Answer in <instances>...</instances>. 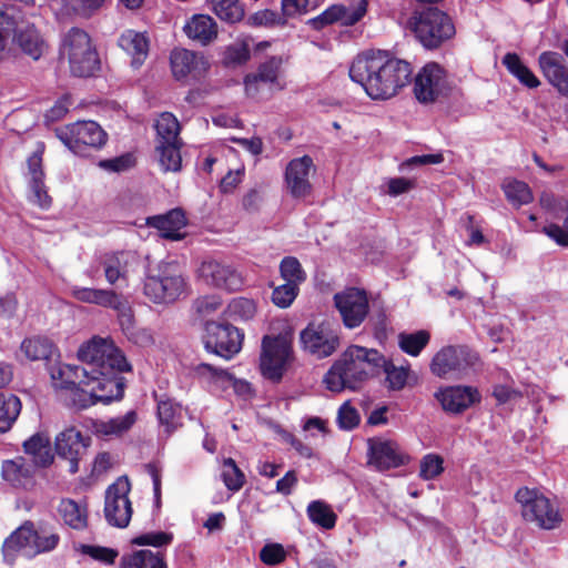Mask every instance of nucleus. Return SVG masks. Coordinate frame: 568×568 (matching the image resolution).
Segmentation results:
<instances>
[{
  "mask_svg": "<svg viewBox=\"0 0 568 568\" xmlns=\"http://www.w3.org/2000/svg\"><path fill=\"white\" fill-rule=\"evenodd\" d=\"M77 355L89 373L82 382L85 396L82 406L109 404L123 397L124 382L120 374L130 372L132 366L110 336H92L80 345Z\"/></svg>",
  "mask_w": 568,
  "mask_h": 568,
  "instance_id": "1",
  "label": "nucleus"
},
{
  "mask_svg": "<svg viewBox=\"0 0 568 568\" xmlns=\"http://www.w3.org/2000/svg\"><path fill=\"white\" fill-rule=\"evenodd\" d=\"M410 64L388 51L371 50L357 55L351 68V79L361 84L373 100H387L404 88L412 75Z\"/></svg>",
  "mask_w": 568,
  "mask_h": 568,
  "instance_id": "2",
  "label": "nucleus"
},
{
  "mask_svg": "<svg viewBox=\"0 0 568 568\" xmlns=\"http://www.w3.org/2000/svg\"><path fill=\"white\" fill-rule=\"evenodd\" d=\"M385 357L375 348L348 346L324 376L326 388L339 393L355 390L368 378L381 374Z\"/></svg>",
  "mask_w": 568,
  "mask_h": 568,
  "instance_id": "3",
  "label": "nucleus"
},
{
  "mask_svg": "<svg viewBox=\"0 0 568 568\" xmlns=\"http://www.w3.org/2000/svg\"><path fill=\"white\" fill-rule=\"evenodd\" d=\"M189 293V283L175 262H160L143 281V294L154 304L169 305Z\"/></svg>",
  "mask_w": 568,
  "mask_h": 568,
  "instance_id": "4",
  "label": "nucleus"
},
{
  "mask_svg": "<svg viewBox=\"0 0 568 568\" xmlns=\"http://www.w3.org/2000/svg\"><path fill=\"white\" fill-rule=\"evenodd\" d=\"M59 541L60 536L52 528L43 525L36 527L27 521L4 540L2 551L6 561L11 564L18 554L32 558L55 549Z\"/></svg>",
  "mask_w": 568,
  "mask_h": 568,
  "instance_id": "5",
  "label": "nucleus"
},
{
  "mask_svg": "<svg viewBox=\"0 0 568 568\" xmlns=\"http://www.w3.org/2000/svg\"><path fill=\"white\" fill-rule=\"evenodd\" d=\"M407 28L427 49L440 47L456 32L452 19L437 8L415 11L407 21Z\"/></svg>",
  "mask_w": 568,
  "mask_h": 568,
  "instance_id": "6",
  "label": "nucleus"
},
{
  "mask_svg": "<svg viewBox=\"0 0 568 568\" xmlns=\"http://www.w3.org/2000/svg\"><path fill=\"white\" fill-rule=\"evenodd\" d=\"M478 366L479 357L476 352L463 345H448L434 355L430 372L440 378L462 379L476 373Z\"/></svg>",
  "mask_w": 568,
  "mask_h": 568,
  "instance_id": "7",
  "label": "nucleus"
},
{
  "mask_svg": "<svg viewBox=\"0 0 568 568\" xmlns=\"http://www.w3.org/2000/svg\"><path fill=\"white\" fill-rule=\"evenodd\" d=\"M516 500L526 521L545 530L560 526L562 518L558 508L539 490L523 487L517 490Z\"/></svg>",
  "mask_w": 568,
  "mask_h": 568,
  "instance_id": "8",
  "label": "nucleus"
},
{
  "mask_svg": "<svg viewBox=\"0 0 568 568\" xmlns=\"http://www.w3.org/2000/svg\"><path fill=\"white\" fill-rule=\"evenodd\" d=\"M61 54L67 57L70 70L75 77H90L98 69V54L89 34L79 28H72L64 36Z\"/></svg>",
  "mask_w": 568,
  "mask_h": 568,
  "instance_id": "9",
  "label": "nucleus"
},
{
  "mask_svg": "<svg viewBox=\"0 0 568 568\" xmlns=\"http://www.w3.org/2000/svg\"><path fill=\"white\" fill-rule=\"evenodd\" d=\"M59 140L74 154L85 155L87 151L104 145L106 134L94 121H78L55 131Z\"/></svg>",
  "mask_w": 568,
  "mask_h": 568,
  "instance_id": "10",
  "label": "nucleus"
},
{
  "mask_svg": "<svg viewBox=\"0 0 568 568\" xmlns=\"http://www.w3.org/2000/svg\"><path fill=\"white\" fill-rule=\"evenodd\" d=\"M243 338V333L230 323L211 321L205 324V349L224 359L233 358L241 351Z\"/></svg>",
  "mask_w": 568,
  "mask_h": 568,
  "instance_id": "11",
  "label": "nucleus"
},
{
  "mask_svg": "<svg viewBox=\"0 0 568 568\" xmlns=\"http://www.w3.org/2000/svg\"><path fill=\"white\" fill-rule=\"evenodd\" d=\"M301 342L304 349L316 358L328 357L339 346L338 325L328 321L312 323L302 331Z\"/></svg>",
  "mask_w": 568,
  "mask_h": 568,
  "instance_id": "12",
  "label": "nucleus"
},
{
  "mask_svg": "<svg viewBox=\"0 0 568 568\" xmlns=\"http://www.w3.org/2000/svg\"><path fill=\"white\" fill-rule=\"evenodd\" d=\"M292 354V341L287 335L264 336L262 341L261 371L273 381H280Z\"/></svg>",
  "mask_w": 568,
  "mask_h": 568,
  "instance_id": "13",
  "label": "nucleus"
},
{
  "mask_svg": "<svg viewBox=\"0 0 568 568\" xmlns=\"http://www.w3.org/2000/svg\"><path fill=\"white\" fill-rule=\"evenodd\" d=\"M131 490L126 477L118 478L105 491L104 515L106 521L115 527L124 528L132 516V506L129 499Z\"/></svg>",
  "mask_w": 568,
  "mask_h": 568,
  "instance_id": "14",
  "label": "nucleus"
},
{
  "mask_svg": "<svg viewBox=\"0 0 568 568\" xmlns=\"http://www.w3.org/2000/svg\"><path fill=\"white\" fill-rule=\"evenodd\" d=\"M334 303L343 324L351 329L358 327L368 314V297L364 290L346 288L334 295Z\"/></svg>",
  "mask_w": 568,
  "mask_h": 568,
  "instance_id": "15",
  "label": "nucleus"
},
{
  "mask_svg": "<svg viewBox=\"0 0 568 568\" xmlns=\"http://www.w3.org/2000/svg\"><path fill=\"white\" fill-rule=\"evenodd\" d=\"M446 91V72L438 63H427L415 77L414 94L420 103H433L443 97Z\"/></svg>",
  "mask_w": 568,
  "mask_h": 568,
  "instance_id": "16",
  "label": "nucleus"
},
{
  "mask_svg": "<svg viewBox=\"0 0 568 568\" xmlns=\"http://www.w3.org/2000/svg\"><path fill=\"white\" fill-rule=\"evenodd\" d=\"M315 164L310 155L292 159L284 170V187L295 200H304L312 193L311 173Z\"/></svg>",
  "mask_w": 568,
  "mask_h": 568,
  "instance_id": "17",
  "label": "nucleus"
},
{
  "mask_svg": "<svg viewBox=\"0 0 568 568\" xmlns=\"http://www.w3.org/2000/svg\"><path fill=\"white\" fill-rule=\"evenodd\" d=\"M368 445V464L378 471L397 468L408 462V456L399 444L383 437L371 438Z\"/></svg>",
  "mask_w": 568,
  "mask_h": 568,
  "instance_id": "18",
  "label": "nucleus"
},
{
  "mask_svg": "<svg viewBox=\"0 0 568 568\" xmlns=\"http://www.w3.org/2000/svg\"><path fill=\"white\" fill-rule=\"evenodd\" d=\"M197 274L206 285L229 292L237 291L243 285L241 273L233 265L217 260L203 261Z\"/></svg>",
  "mask_w": 568,
  "mask_h": 568,
  "instance_id": "19",
  "label": "nucleus"
},
{
  "mask_svg": "<svg viewBox=\"0 0 568 568\" xmlns=\"http://www.w3.org/2000/svg\"><path fill=\"white\" fill-rule=\"evenodd\" d=\"M443 410L458 415L480 402L479 390L473 386L456 385L444 386L434 393Z\"/></svg>",
  "mask_w": 568,
  "mask_h": 568,
  "instance_id": "20",
  "label": "nucleus"
},
{
  "mask_svg": "<svg viewBox=\"0 0 568 568\" xmlns=\"http://www.w3.org/2000/svg\"><path fill=\"white\" fill-rule=\"evenodd\" d=\"M50 375L55 388L68 389L72 394V403L80 409L87 408L82 406L84 396V385L82 382L87 379L89 373L79 366L69 364H58L50 368Z\"/></svg>",
  "mask_w": 568,
  "mask_h": 568,
  "instance_id": "21",
  "label": "nucleus"
},
{
  "mask_svg": "<svg viewBox=\"0 0 568 568\" xmlns=\"http://www.w3.org/2000/svg\"><path fill=\"white\" fill-rule=\"evenodd\" d=\"M90 438L84 437L77 427H67L55 436L54 447L59 457L69 462V471L79 470V462L85 454Z\"/></svg>",
  "mask_w": 568,
  "mask_h": 568,
  "instance_id": "22",
  "label": "nucleus"
},
{
  "mask_svg": "<svg viewBox=\"0 0 568 568\" xmlns=\"http://www.w3.org/2000/svg\"><path fill=\"white\" fill-rule=\"evenodd\" d=\"M366 0H358L355 4L349 7L333 4L321 14L310 19L307 24L314 30H322L335 22H339L343 26H354L366 14Z\"/></svg>",
  "mask_w": 568,
  "mask_h": 568,
  "instance_id": "23",
  "label": "nucleus"
},
{
  "mask_svg": "<svg viewBox=\"0 0 568 568\" xmlns=\"http://www.w3.org/2000/svg\"><path fill=\"white\" fill-rule=\"evenodd\" d=\"M538 64L547 82L562 97L568 98V65L558 52L545 51L538 58Z\"/></svg>",
  "mask_w": 568,
  "mask_h": 568,
  "instance_id": "24",
  "label": "nucleus"
},
{
  "mask_svg": "<svg viewBox=\"0 0 568 568\" xmlns=\"http://www.w3.org/2000/svg\"><path fill=\"white\" fill-rule=\"evenodd\" d=\"M27 176L29 185V201L42 210L49 209L52 200L48 194V190L44 184L41 152L37 151L28 159Z\"/></svg>",
  "mask_w": 568,
  "mask_h": 568,
  "instance_id": "25",
  "label": "nucleus"
},
{
  "mask_svg": "<svg viewBox=\"0 0 568 568\" xmlns=\"http://www.w3.org/2000/svg\"><path fill=\"white\" fill-rule=\"evenodd\" d=\"M170 63L176 80H184L189 75L199 77L209 68L202 54L184 48H175L171 51Z\"/></svg>",
  "mask_w": 568,
  "mask_h": 568,
  "instance_id": "26",
  "label": "nucleus"
},
{
  "mask_svg": "<svg viewBox=\"0 0 568 568\" xmlns=\"http://www.w3.org/2000/svg\"><path fill=\"white\" fill-rule=\"evenodd\" d=\"M139 264L136 253L126 251L108 254L102 261L105 280L113 285L120 280H125Z\"/></svg>",
  "mask_w": 568,
  "mask_h": 568,
  "instance_id": "27",
  "label": "nucleus"
},
{
  "mask_svg": "<svg viewBox=\"0 0 568 568\" xmlns=\"http://www.w3.org/2000/svg\"><path fill=\"white\" fill-rule=\"evenodd\" d=\"M36 466L26 457L18 456L2 463V478L17 488H29L33 485Z\"/></svg>",
  "mask_w": 568,
  "mask_h": 568,
  "instance_id": "28",
  "label": "nucleus"
},
{
  "mask_svg": "<svg viewBox=\"0 0 568 568\" xmlns=\"http://www.w3.org/2000/svg\"><path fill=\"white\" fill-rule=\"evenodd\" d=\"M146 225L156 229L160 236L178 241L184 237L182 230L186 226V217L181 209H173L165 214L148 217Z\"/></svg>",
  "mask_w": 568,
  "mask_h": 568,
  "instance_id": "29",
  "label": "nucleus"
},
{
  "mask_svg": "<svg viewBox=\"0 0 568 568\" xmlns=\"http://www.w3.org/2000/svg\"><path fill=\"white\" fill-rule=\"evenodd\" d=\"M186 37L202 45L212 43L219 34L215 20L209 14H194L183 27Z\"/></svg>",
  "mask_w": 568,
  "mask_h": 568,
  "instance_id": "30",
  "label": "nucleus"
},
{
  "mask_svg": "<svg viewBox=\"0 0 568 568\" xmlns=\"http://www.w3.org/2000/svg\"><path fill=\"white\" fill-rule=\"evenodd\" d=\"M23 450L36 467H48L54 459L50 437L44 433H36L24 440Z\"/></svg>",
  "mask_w": 568,
  "mask_h": 568,
  "instance_id": "31",
  "label": "nucleus"
},
{
  "mask_svg": "<svg viewBox=\"0 0 568 568\" xmlns=\"http://www.w3.org/2000/svg\"><path fill=\"white\" fill-rule=\"evenodd\" d=\"M119 45L132 58V65L139 68L149 53V38L144 32L125 30L119 38Z\"/></svg>",
  "mask_w": 568,
  "mask_h": 568,
  "instance_id": "32",
  "label": "nucleus"
},
{
  "mask_svg": "<svg viewBox=\"0 0 568 568\" xmlns=\"http://www.w3.org/2000/svg\"><path fill=\"white\" fill-rule=\"evenodd\" d=\"M72 296L89 304H95L102 307H119L120 295L112 290L91 288L82 286H73L71 288Z\"/></svg>",
  "mask_w": 568,
  "mask_h": 568,
  "instance_id": "33",
  "label": "nucleus"
},
{
  "mask_svg": "<svg viewBox=\"0 0 568 568\" xmlns=\"http://www.w3.org/2000/svg\"><path fill=\"white\" fill-rule=\"evenodd\" d=\"M14 40L21 50L33 60L40 59L48 50L44 40L32 26L19 29Z\"/></svg>",
  "mask_w": 568,
  "mask_h": 568,
  "instance_id": "34",
  "label": "nucleus"
},
{
  "mask_svg": "<svg viewBox=\"0 0 568 568\" xmlns=\"http://www.w3.org/2000/svg\"><path fill=\"white\" fill-rule=\"evenodd\" d=\"M501 62L508 72L514 75L523 85L527 87L528 89H536L540 85V80L521 61L518 54L509 52L504 55Z\"/></svg>",
  "mask_w": 568,
  "mask_h": 568,
  "instance_id": "35",
  "label": "nucleus"
},
{
  "mask_svg": "<svg viewBox=\"0 0 568 568\" xmlns=\"http://www.w3.org/2000/svg\"><path fill=\"white\" fill-rule=\"evenodd\" d=\"M199 372L201 374H210L216 382H221L224 387H232L233 390L243 398H247L252 395V387L250 383L234 378L224 369L214 368L210 364H201L199 366Z\"/></svg>",
  "mask_w": 568,
  "mask_h": 568,
  "instance_id": "36",
  "label": "nucleus"
},
{
  "mask_svg": "<svg viewBox=\"0 0 568 568\" xmlns=\"http://www.w3.org/2000/svg\"><path fill=\"white\" fill-rule=\"evenodd\" d=\"M120 568H168L161 552L138 550L121 558Z\"/></svg>",
  "mask_w": 568,
  "mask_h": 568,
  "instance_id": "37",
  "label": "nucleus"
},
{
  "mask_svg": "<svg viewBox=\"0 0 568 568\" xmlns=\"http://www.w3.org/2000/svg\"><path fill=\"white\" fill-rule=\"evenodd\" d=\"M136 422L134 410H129L122 416H115L108 420H100L95 424V432L100 436H121L126 433Z\"/></svg>",
  "mask_w": 568,
  "mask_h": 568,
  "instance_id": "38",
  "label": "nucleus"
},
{
  "mask_svg": "<svg viewBox=\"0 0 568 568\" xmlns=\"http://www.w3.org/2000/svg\"><path fill=\"white\" fill-rule=\"evenodd\" d=\"M20 352L28 361H49L55 348L50 339L45 337L26 338L20 346Z\"/></svg>",
  "mask_w": 568,
  "mask_h": 568,
  "instance_id": "39",
  "label": "nucleus"
},
{
  "mask_svg": "<svg viewBox=\"0 0 568 568\" xmlns=\"http://www.w3.org/2000/svg\"><path fill=\"white\" fill-rule=\"evenodd\" d=\"M210 9L219 19L227 23H237L244 18L240 0H206Z\"/></svg>",
  "mask_w": 568,
  "mask_h": 568,
  "instance_id": "40",
  "label": "nucleus"
},
{
  "mask_svg": "<svg viewBox=\"0 0 568 568\" xmlns=\"http://www.w3.org/2000/svg\"><path fill=\"white\" fill-rule=\"evenodd\" d=\"M154 126L156 130L158 144L182 142L179 138L180 123L174 114L170 112L161 113Z\"/></svg>",
  "mask_w": 568,
  "mask_h": 568,
  "instance_id": "41",
  "label": "nucleus"
},
{
  "mask_svg": "<svg viewBox=\"0 0 568 568\" xmlns=\"http://www.w3.org/2000/svg\"><path fill=\"white\" fill-rule=\"evenodd\" d=\"M59 514L65 525L73 529L87 527V509L72 499H63L59 505Z\"/></svg>",
  "mask_w": 568,
  "mask_h": 568,
  "instance_id": "42",
  "label": "nucleus"
},
{
  "mask_svg": "<svg viewBox=\"0 0 568 568\" xmlns=\"http://www.w3.org/2000/svg\"><path fill=\"white\" fill-rule=\"evenodd\" d=\"M182 142L160 143L156 145L159 164L163 172H179L182 169L181 149Z\"/></svg>",
  "mask_w": 568,
  "mask_h": 568,
  "instance_id": "43",
  "label": "nucleus"
},
{
  "mask_svg": "<svg viewBox=\"0 0 568 568\" xmlns=\"http://www.w3.org/2000/svg\"><path fill=\"white\" fill-rule=\"evenodd\" d=\"M20 412L21 402L16 395L0 393V434L12 427Z\"/></svg>",
  "mask_w": 568,
  "mask_h": 568,
  "instance_id": "44",
  "label": "nucleus"
},
{
  "mask_svg": "<svg viewBox=\"0 0 568 568\" xmlns=\"http://www.w3.org/2000/svg\"><path fill=\"white\" fill-rule=\"evenodd\" d=\"M282 64V57H271L260 64L255 74L262 79V82L268 83V88H273L275 91H280L284 88V84L281 82Z\"/></svg>",
  "mask_w": 568,
  "mask_h": 568,
  "instance_id": "45",
  "label": "nucleus"
},
{
  "mask_svg": "<svg viewBox=\"0 0 568 568\" xmlns=\"http://www.w3.org/2000/svg\"><path fill=\"white\" fill-rule=\"evenodd\" d=\"M307 515L313 524L324 529H332L337 519L331 506L322 500L310 503L307 506Z\"/></svg>",
  "mask_w": 568,
  "mask_h": 568,
  "instance_id": "46",
  "label": "nucleus"
},
{
  "mask_svg": "<svg viewBox=\"0 0 568 568\" xmlns=\"http://www.w3.org/2000/svg\"><path fill=\"white\" fill-rule=\"evenodd\" d=\"M430 334L427 331H417L414 333H400L398 344L403 352L410 356H418L429 343Z\"/></svg>",
  "mask_w": 568,
  "mask_h": 568,
  "instance_id": "47",
  "label": "nucleus"
},
{
  "mask_svg": "<svg viewBox=\"0 0 568 568\" xmlns=\"http://www.w3.org/2000/svg\"><path fill=\"white\" fill-rule=\"evenodd\" d=\"M507 200L514 206H521L532 201V193L525 182L513 180L507 181L503 185Z\"/></svg>",
  "mask_w": 568,
  "mask_h": 568,
  "instance_id": "48",
  "label": "nucleus"
},
{
  "mask_svg": "<svg viewBox=\"0 0 568 568\" xmlns=\"http://www.w3.org/2000/svg\"><path fill=\"white\" fill-rule=\"evenodd\" d=\"M280 275L284 282L301 286L306 280V272L294 256H285L280 263Z\"/></svg>",
  "mask_w": 568,
  "mask_h": 568,
  "instance_id": "49",
  "label": "nucleus"
},
{
  "mask_svg": "<svg viewBox=\"0 0 568 568\" xmlns=\"http://www.w3.org/2000/svg\"><path fill=\"white\" fill-rule=\"evenodd\" d=\"M221 477L226 488L233 493L239 491L245 483L244 474L232 458L223 459Z\"/></svg>",
  "mask_w": 568,
  "mask_h": 568,
  "instance_id": "50",
  "label": "nucleus"
},
{
  "mask_svg": "<svg viewBox=\"0 0 568 568\" xmlns=\"http://www.w3.org/2000/svg\"><path fill=\"white\" fill-rule=\"evenodd\" d=\"M158 416L160 423L170 432L181 423V407L170 399L160 400L158 404Z\"/></svg>",
  "mask_w": 568,
  "mask_h": 568,
  "instance_id": "51",
  "label": "nucleus"
},
{
  "mask_svg": "<svg viewBox=\"0 0 568 568\" xmlns=\"http://www.w3.org/2000/svg\"><path fill=\"white\" fill-rule=\"evenodd\" d=\"M565 217L561 224L550 223L542 227V232L557 245L568 247V201L562 209Z\"/></svg>",
  "mask_w": 568,
  "mask_h": 568,
  "instance_id": "52",
  "label": "nucleus"
},
{
  "mask_svg": "<svg viewBox=\"0 0 568 568\" xmlns=\"http://www.w3.org/2000/svg\"><path fill=\"white\" fill-rule=\"evenodd\" d=\"M386 374L388 387L398 390L404 388L408 378V368L395 366L385 358V365L381 366V373Z\"/></svg>",
  "mask_w": 568,
  "mask_h": 568,
  "instance_id": "53",
  "label": "nucleus"
},
{
  "mask_svg": "<svg viewBox=\"0 0 568 568\" xmlns=\"http://www.w3.org/2000/svg\"><path fill=\"white\" fill-rule=\"evenodd\" d=\"M106 0H64L68 11L81 18H90L101 10Z\"/></svg>",
  "mask_w": 568,
  "mask_h": 568,
  "instance_id": "54",
  "label": "nucleus"
},
{
  "mask_svg": "<svg viewBox=\"0 0 568 568\" xmlns=\"http://www.w3.org/2000/svg\"><path fill=\"white\" fill-rule=\"evenodd\" d=\"M300 292V286L295 284L284 282L283 284L275 286L272 292V302L281 307L286 308L292 305Z\"/></svg>",
  "mask_w": 568,
  "mask_h": 568,
  "instance_id": "55",
  "label": "nucleus"
},
{
  "mask_svg": "<svg viewBox=\"0 0 568 568\" xmlns=\"http://www.w3.org/2000/svg\"><path fill=\"white\" fill-rule=\"evenodd\" d=\"M245 93L253 99H267L275 91L268 88V83L262 82V79L255 73L247 74L244 79Z\"/></svg>",
  "mask_w": 568,
  "mask_h": 568,
  "instance_id": "56",
  "label": "nucleus"
},
{
  "mask_svg": "<svg viewBox=\"0 0 568 568\" xmlns=\"http://www.w3.org/2000/svg\"><path fill=\"white\" fill-rule=\"evenodd\" d=\"M231 316L247 321L252 318L256 312V305L253 300L246 297H236L227 306Z\"/></svg>",
  "mask_w": 568,
  "mask_h": 568,
  "instance_id": "57",
  "label": "nucleus"
},
{
  "mask_svg": "<svg viewBox=\"0 0 568 568\" xmlns=\"http://www.w3.org/2000/svg\"><path fill=\"white\" fill-rule=\"evenodd\" d=\"M443 458L435 454H428L420 460L419 476L425 480H430L444 471Z\"/></svg>",
  "mask_w": 568,
  "mask_h": 568,
  "instance_id": "58",
  "label": "nucleus"
},
{
  "mask_svg": "<svg viewBox=\"0 0 568 568\" xmlns=\"http://www.w3.org/2000/svg\"><path fill=\"white\" fill-rule=\"evenodd\" d=\"M173 535L165 531H150L135 537L132 542L139 546L163 547L172 542Z\"/></svg>",
  "mask_w": 568,
  "mask_h": 568,
  "instance_id": "59",
  "label": "nucleus"
},
{
  "mask_svg": "<svg viewBox=\"0 0 568 568\" xmlns=\"http://www.w3.org/2000/svg\"><path fill=\"white\" fill-rule=\"evenodd\" d=\"M286 551L281 544H267L260 551V559L268 566H275L284 561Z\"/></svg>",
  "mask_w": 568,
  "mask_h": 568,
  "instance_id": "60",
  "label": "nucleus"
},
{
  "mask_svg": "<svg viewBox=\"0 0 568 568\" xmlns=\"http://www.w3.org/2000/svg\"><path fill=\"white\" fill-rule=\"evenodd\" d=\"M79 549L82 554L104 564H112L118 557V551L112 548L81 545Z\"/></svg>",
  "mask_w": 568,
  "mask_h": 568,
  "instance_id": "61",
  "label": "nucleus"
},
{
  "mask_svg": "<svg viewBox=\"0 0 568 568\" xmlns=\"http://www.w3.org/2000/svg\"><path fill=\"white\" fill-rule=\"evenodd\" d=\"M120 304L119 307H111L112 310L118 312V320L120 327L125 336H128L135 327L134 323V316L131 307L129 306L128 302L124 301L120 296Z\"/></svg>",
  "mask_w": 568,
  "mask_h": 568,
  "instance_id": "62",
  "label": "nucleus"
},
{
  "mask_svg": "<svg viewBox=\"0 0 568 568\" xmlns=\"http://www.w3.org/2000/svg\"><path fill=\"white\" fill-rule=\"evenodd\" d=\"M250 58V50L245 43L229 45L224 51V62L230 65L242 64Z\"/></svg>",
  "mask_w": 568,
  "mask_h": 568,
  "instance_id": "63",
  "label": "nucleus"
},
{
  "mask_svg": "<svg viewBox=\"0 0 568 568\" xmlns=\"http://www.w3.org/2000/svg\"><path fill=\"white\" fill-rule=\"evenodd\" d=\"M338 426L343 429H352L359 423V415L348 402L344 403L337 414Z\"/></svg>",
  "mask_w": 568,
  "mask_h": 568,
  "instance_id": "64",
  "label": "nucleus"
}]
</instances>
